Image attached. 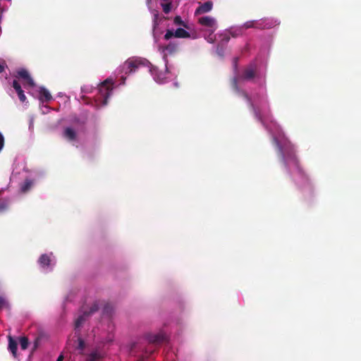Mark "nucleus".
Returning <instances> with one entry per match:
<instances>
[{"label": "nucleus", "instance_id": "f257e3e1", "mask_svg": "<svg viewBox=\"0 0 361 361\" xmlns=\"http://www.w3.org/2000/svg\"><path fill=\"white\" fill-rule=\"evenodd\" d=\"M274 142L276 145V147L278 148V151H279V154L280 157L281 158V159L283 160V161L284 162V164L286 165H287L288 159L292 160L293 161V163L295 164V165L296 166V167L298 169L299 173H302V171H300V169L299 166V162H298V160L295 154L293 147H288V150L284 151L283 148L280 145V142H279L277 138H276V137L274 138Z\"/></svg>", "mask_w": 361, "mask_h": 361}, {"label": "nucleus", "instance_id": "f03ea898", "mask_svg": "<svg viewBox=\"0 0 361 361\" xmlns=\"http://www.w3.org/2000/svg\"><path fill=\"white\" fill-rule=\"evenodd\" d=\"M257 76V65L251 63L247 66L243 71L242 74L238 78H234L233 80V85L235 90L238 89V80H252Z\"/></svg>", "mask_w": 361, "mask_h": 361}, {"label": "nucleus", "instance_id": "7ed1b4c3", "mask_svg": "<svg viewBox=\"0 0 361 361\" xmlns=\"http://www.w3.org/2000/svg\"><path fill=\"white\" fill-rule=\"evenodd\" d=\"M113 85L112 80L107 79L99 87L98 92L99 95L98 96V99L102 100L104 105L107 104L108 99L111 94Z\"/></svg>", "mask_w": 361, "mask_h": 361}, {"label": "nucleus", "instance_id": "20e7f679", "mask_svg": "<svg viewBox=\"0 0 361 361\" xmlns=\"http://www.w3.org/2000/svg\"><path fill=\"white\" fill-rule=\"evenodd\" d=\"M145 61L140 59L130 58L124 62L121 66V71L126 75L135 72L139 67L145 66Z\"/></svg>", "mask_w": 361, "mask_h": 361}, {"label": "nucleus", "instance_id": "39448f33", "mask_svg": "<svg viewBox=\"0 0 361 361\" xmlns=\"http://www.w3.org/2000/svg\"><path fill=\"white\" fill-rule=\"evenodd\" d=\"M178 50V44L174 42H170L166 45H159V51L163 54V57L166 60L168 55L173 54Z\"/></svg>", "mask_w": 361, "mask_h": 361}, {"label": "nucleus", "instance_id": "423d86ee", "mask_svg": "<svg viewBox=\"0 0 361 361\" xmlns=\"http://www.w3.org/2000/svg\"><path fill=\"white\" fill-rule=\"evenodd\" d=\"M198 22L202 26L210 28L212 32L217 28L216 20L211 16L201 17L199 18Z\"/></svg>", "mask_w": 361, "mask_h": 361}, {"label": "nucleus", "instance_id": "0eeeda50", "mask_svg": "<svg viewBox=\"0 0 361 361\" xmlns=\"http://www.w3.org/2000/svg\"><path fill=\"white\" fill-rule=\"evenodd\" d=\"M17 76L23 80L24 85H27L29 87L35 86V82L27 70L23 68L19 70L17 72Z\"/></svg>", "mask_w": 361, "mask_h": 361}, {"label": "nucleus", "instance_id": "6e6552de", "mask_svg": "<svg viewBox=\"0 0 361 361\" xmlns=\"http://www.w3.org/2000/svg\"><path fill=\"white\" fill-rule=\"evenodd\" d=\"M271 26L267 25H264L262 21H257V20H250L245 23L241 27L242 29H249V28H257V29H265L269 28Z\"/></svg>", "mask_w": 361, "mask_h": 361}, {"label": "nucleus", "instance_id": "1a4fd4ad", "mask_svg": "<svg viewBox=\"0 0 361 361\" xmlns=\"http://www.w3.org/2000/svg\"><path fill=\"white\" fill-rule=\"evenodd\" d=\"M145 338L149 343L154 344L161 343L166 339L165 336L161 333L157 334H148L145 336Z\"/></svg>", "mask_w": 361, "mask_h": 361}, {"label": "nucleus", "instance_id": "9d476101", "mask_svg": "<svg viewBox=\"0 0 361 361\" xmlns=\"http://www.w3.org/2000/svg\"><path fill=\"white\" fill-rule=\"evenodd\" d=\"M213 7V3L210 1H207L200 4L195 10V15L198 16L207 12H209Z\"/></svg>", "mask_w": 361, "mask_h": 361}, {"label": "nucleus", "instance_id": "9b49d317", "mask_svg": "<svg viewBox=\"0 0 361 361\" xmlns=\"http://www.w3.org/2000/svg\"><path fill=\"white\" fill-rule=\"evenodd\" d=\"M13 87L15 89L16 92H17L20 101L22 102H24L26 99V97L24 94L23 90L21 88L20 85L16 80H14L13 82Z\"/></svg>", "mask_w": 361, "mask_h": 361}, {"label": "nucleus", "instance_id": "f8f14e48", "mask_svg": "<svg viewBox=\"0 0 361 361\" xmlns=\"http://www.w3.org/2000/svg\"><path fill=\"white\" fill-rule=\"evenodd\" d=\"M76 132L74 129L67 127L63 130V137L69 141H73L76 139Z\"/></svg>", "mask_w": 361, "mask_h": 361}, {"label": "nucleus", "instance_id": "ddd939ff", "mask_svg": "<svg viewBox=\"0 0 361 361\" xmlns=\"http://www.w3.org/2000/svg\"><path fill=\"white\" fill-rule=\"evenodd\" d=\"M39 99L43 102H48L52 99V96L48 90L41 87L39 90Z\"/></svg>", "mask_w": 361, "mask_h": 361}, {"label": "nucleus", "instance_id": "4468645a", "mask_svg": "<svg viewBox=\"0 0 361 361\" xmlns=\"http://www.w3.org/2000/svg\"><path fill=\"white\" fill-rule=\"evenodd\" d=\"M8 350L11 352L14 357L16 356L17 349H18V343L17 341L11 336H8Z\"/></svg>", "mask_w": 361, "mask_h": 361}, {"label": "nucleus", "instance_id": "2eb2a0df", "mask_svg": "<svg viewBox=\"0 0 361 361\" xmlns=\"http://www.w3.org/2000/svg\"><path fill=\"white\" fill-rule=\"evenodd\" d=\"M243 96L244 97L247 99V101L249 102L250 106L252 107L254 113H255V115L256 116V118L260 121L261 122H262V116L259 114V112L257 111V109L255 107L252 100H251V98L250 97V96L246 93V92H243Z\"/></svg>", "mask_w": 361, "mask_h": 361}, {"label": "nucleus", "instance_id": "dca6fc26", "mask_svg": "<svg viewBox=\"0 0 361 361\" xmlns=\"http://www.w3.org/2000/svg\"><path fill=\"white\" fill-rule=\"evenodd\" d=\"M175 37L177 38H189L190 37V34L184 30L183 28H178L175 31Z\"/></svg>", "mask_w": 361, "mask_h": 361}, {"label": "nucleus", "instance_id": "f3484780", "mask_svg": "<svg viewBox=\"0 0 361 361\" xmlns=\"http://www.w3.org/2000/svg\"><path fill=\"white\" fill-rule=\"evenodd\" d=\"M38 262L42 267H47L50 264L51 259L49 256H48L46 254H44L40 256Z\"/></svg>", "mask_w": 361, "mask_h": 361}, {"label": "nucleus", "instance_id": "a211bd4d", "mask_svg": "<svg viewBox=\"0 0 361 361\" xmlns=\"http://www.w3.org/2000/svg\"><path fill=\"white\" fill-rule=\"evenodd\" d=\"M33 182L30 179H26L21 185L20 190L23 192H27L32 187Z\"/></svg>", "mask_w": 361, "mask_h": 361}, {"label": "nucleus", "instance_id": "6ab92c4d", "mask_svg": "<svg viewBox=\"0 0 361 361\" xmlns=\"http://www.w3.org/2000/svg\"><path fill=\"white\" fill-rule=\"evenodd\" d=\"M88 317L85 312L82 315L79 316L75 322V329L79 328L85 322V318Z\"/></svg>", "mask_w": 361, "mask_h": 361}, {"label": "nucleus", "instance_id": "aec40b11", "mask_svg": "<svg viewBox=\"0 0 361 361\" xmlns=\"http://www.w3.org/2000/svg\"><path fill=\"white\" fill-rule=\"evenodd\" d=\"M228 32L231 37H237L241 36L243 35V29L242 27H238L236 29H231L228 30Z\"/></svg>", "mask_w": 361, "mask_h": 361}, {"label": "nucleus", "instance_id": "412c9836", "mask_svg": "<svg viewBox=\"0 0 361 361\" xmlns=\"http://www.w3.org/2000/svg\"><path fill=\"white\" fill-rule=\"evenodd\" d=\"M20 345L22 350H26L29 345L28 338L25 336L20 337L19 338Z\"/></svg>", "mask_w": 361, "mask_h": 361}, {"label": "nucleus", "instance_id": "4be33fe9", "mask_svg": "<svg viewBox=\"0 0 361 361\" xmlns=\"http://www.w3.org/2000/svg\"><path fill=\"white\" fill-rule=\"evenodd\" d=\"M173 23L176 25H182L185 28H188L187 24L182 20L180 16H177L173 19Z\"/></svg>", "mask_w": 361, "mask_h": 361}, {"label": "nucleus", "instance_id": "5701e85b", "mask_svg": "<svg viewBox=\"0 0 361 361\" xmlns=\"http://www.w3.org/2000/svg\"><path fill=\"white\" fill-rule=\"evenodd\" d=\"M161 7L163 8V11L166 14H168L171 10V2L162 3Z\"/></svg>", "mask_w": 361, "mask_h": 361}, {"label": "nucleus", "instance_id": "b1692460", "mask_svg": "<svg viewBox=\"0 0 361 361\" xmlns=\"http://www.w3.org/2000/svg\"><path fill=\"white\" fill-rule=\"evenodd\" d=\"M220 37L221 42L225 43H227L231 39V35L228 31H226L224 33L221 34Z\"/></svg>", "mask_w": 361, "mask_h": 361}, {"label": "nucleus", "instance_id": "393cba45", "mask_svg": "<svg viewBox=\"0 0 361 361\" xmlns=\"http://www.w3.org/2000/svg\"><path fill=\"white\" fill-rule=\"evenodd\" d=\"M173 37H175V32H173V30H167L166 34L164 35V38L166 40H169Z\"/></svg>", "mask_w": 361, "mask_h": 361}, {"label": "nucleus", "instance_id": "a878e982", "mask_svg": "<svg viewBox=\"0 0 361 361\" xmlns=\"http://www.w3.org/2000/svg\"><path fill=\"white\" fill-rule=\"evenodd\" d=\"M9 307L8 302L4 297L0 296V310L3 308H8Z\"/></svg>", "mask_w": 361, "mask_h": 361}, {"label": "nucleus", "instance_id": "bb28decb", "mask_svg": "<svg viewBox=\"0 0 361 361\" xmlns=\"http://www.w3.org/2000/svg\"><path fill=\"white\" fill-rule=\"evenodd\" d=\"M98 310H99L98 304L95 302L91 306L90 312H86V314L87 316H89V315L96 312L97 311H98Z\"/></svg>", "mask_w": 361, "mask_h": 361}, {"label": "nucleus", "instance_id": "cd10ccee", "mask_svg": "<svg viewBox=\"0 0 361 361\" xmlns=\"http://www.w3.org/2000/svg\"><path fill=\"white\" fill-rule=\"evenodd\" d=\"M99 359V355L97 353H92L87 359V361H97Z\"/></svg>", "mask_w": 361, "mask_h": 361}, {"label": "nucleus", "instance_id": "c85d7f7f", "mask_svg": "<svg viewBox=\"0 0 361 361\" xmlns=\"http://www.w3.org/2000/svg\"><path fill=\"white\" fill-rule=\"evenodd\" d=\"M78 348L80 350H82L85 348L84 341L81 338L79 337L78 338Z\"/></svg>", "mask_w": 361, "mask_h": 361}, {"label": "nucleus", "instance_id": "c756f323", "mask_svg": "<svg viewBox=\"0 0 361 361\" xmlns=\"http://www.w3.org/2000/svg\"><path fill=\"white\" fill-rule=\"evenodd\" d=\"M212 33L213 32L211 31V33L206 38L207 42L209 43H213L215 40V37L212 35Z\"/></svg>", "mask_w": 361, "mask_h": 361}, {"label": "nucleus", "instance_id": "7c9ffc66", "mask_svg": "<svg viewBox=\"0 0 361 361\" xmlns=\"http://www.w3.org/2000/svg\"><path fill=\"white\" fill-rule=\"evenodd\" d=\"M4 145V137L3 135L0 133V151L2 149Z\"/></svg>", "mask_w": 361, "mask_h": 361}, {"label": "nucleus", "instance_id": "2f4dec72", "mask_svg": "<svg viewBox=\"0 0 361 361\" xmlns=\"http://www.w3.org/2000/svg\"><path fill=\"white\" fill-rule=\"evenodd\" d=\"M157 18H158V14H155L154 18V28H155L158 25Z\"/></svg>", "mask_w": 361, "mask_h": 361}, {"label": "nucleus", "instance_id": "473e14b6", "mask_svg": "<svg viewBox=\"0 0 361 361\" xmlns=\"http://www.w3.org/2000/svg\"><path fill=\"white\" fill-rule=\"evenodd\" d=\"M238 58L236 57L234 59V68H235V71L238 69Z\"/></svg>", "mask_w": 361, "mask_h": 361}, {"label": "nucleus", "instance_id": "72a5a7b5", "mask_svg": "<svg viewBox=\"0 0 361 361\" xmlns=\"http://www.w3.org/2000/svg\"><path fill=\"white\" fill-rule=\"evenodd\" d=\"M5 71V66L2 64H0V73Z\"/></svg>", "mask_w": 361, "mask_h": 361}, {"label": "nucleus", "instance_id": "f704fd0d", "mask_svg": "<svg viewBox=\"0 0 361 361\" xmlns=\"http://www.w3.org/2000/svg\"><path fill=\"white\" fill-rule=\"evenodd\" d=\"M63 356L62 355H60L58 358H57V360L56 361H63Z\"/></svg>", "mask_w": 361, "mask_h": 361}, {"label": "nucleus", "instance_id": "c9c22d12", "mask_svg": "<svg viewBox=\"0 0 361 361\" xmlns=\"http://www.w3.org/2000/svg\"><path fill=\"white\" fill-rule=\"evenodd\" d=\"M37 345H38V338H37L35 340V348H37Z\"/></svg>", "mask_w": 361, "mask_h": 361}, {"label": "nucleus", "instance_id": "e433bc0d", "mask_svg": "<svg viewBox=\"0 0 361 361\" xmlns=\"http://www.w3.org/2000/svg\"><path fill=\"white\" fill-rule=\"evenodd\" d=\"M139 361H145L144 360H139Z\"/></svg>", "mask_w": 361, "mask_h": 361}]
</instances>
